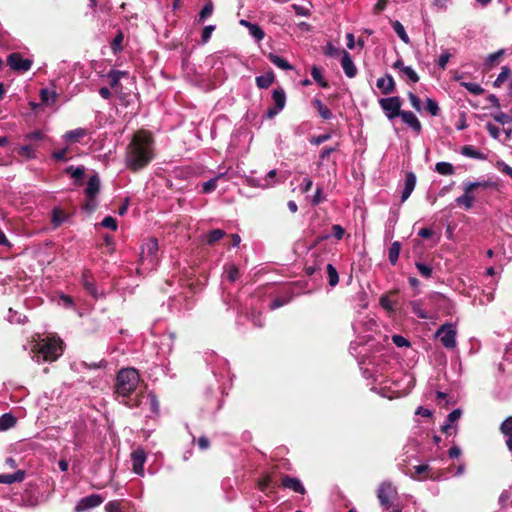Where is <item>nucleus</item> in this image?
I'll use <instances>...</instances> for the list:
<instances>
[{"instance_id":"nucleus-14","label":"nucleus","mask_w":512,"mask_h":512,"mask_svg":"<svg viewBox=\"0 0 512 512\" xmlns=\"http://www.w3.org/2000/svg\"><path fill=\"white\" fill-rule=\"evenodd\" d=\"M341 66L348 78H354L358 73L350 54L346 51H342Z\"/></svg>"},{"instance_id":"nucleus-4","label":"nucleus","mask_w":512,"mask_h":512,"mask_svg":"<svg viewBox=\"0 0 512 512\" xmlns=\"http://www.w3.org/2000/svg\"><path fill=\"white\" fill-rule=\"evenodd\" d=\"M496 184L490 180H477V181H467L463 183L464 194L457 197L455 202L458 206L464 207L466 210H469L473 207L476 197L474 195V191L479 188H494Z\"/></svg>"},{"instance_id":"nucleus-34","label":"nucleus","mask_w":512,"mask_h":512,"mask_svg":"<svg viewBox=\"0 0 512 512\" xmlns=\"http://www.w3.org/2000/svg\"><path fill=\"white\" fill-rule=\"evenodd\" d=\"M393 30L397 34V36L406 44L410 42L409 36L405 31L404 26L399 21H394L392 23Z\"/></svg>"},{"instance_id":"nucleus-35","label":"nucleus","mask_w":512,"mask_h":512,"mask_svg":"<svg viewBox=\"0 0 512 512\" xmlns=\"http://www.w3.org/2000/svg\"><path fill=\"white\" fill-rule=\"evenodd\" d=\"M435 171L441 175H452L454 166L449 162H438L435 165Z\"/></svg>"},{"instance_id":"nucleus-46","label":"nucleus","mask_w":512,"mask_h":512,"mask_svg":"<svg viewBox=\"0 0 512 512\" xmlns=\"http://www.w3.org/2000/svg\"><path fill=\"white\" fill-rule=\"evenodd\" d=\"M249 33L250 35L255 38L257 41H261L264 36H265V33L264 31L261 29V27L258 25V24H252L249 26Z\"/></svg>"},{"instance_id":"nucleus-24","label":"nucleus","mask_w":512,"mask_h":512,"mask_svg":"<svg viewBox=\"0 0 512 512\" xmlns=\"http://www.w3.org/2000/svg\"><path fill=\"white\" fill-rule=\"evenodd\" d=\"M25 478V471L18 470L12 474H0V483L12 484L15 482H22Z\"/></svg>"},{"instance_id":"nucleus-22","label":"nucleus","mask_w":512,"mask_h":512,"mask_svg":"<svg viewBox=\"0 0 512 512\" xmlns=\"http://www.w3.org/2000/svg\"><path fill=\"white\" fill-rule=\"evenodd\" d=\"M461 414L462 411L460 409H455L451 413H449L445 423L441 426L442 432L450 434V430L452 429L453 423L457 422L460 419Z\"/></svg>"},{"instance_id":"nucleus-9","label":"nucleus","mask_w":512,"mask_h":512,"mask_svg":"<svg viewBox=\"0 0 512 512\" xmlns=\"http://www.w3.org/2000/svg\"><path fill=\"white\" fill-rule=\"evenodd\" d=\"M272 99L274 107L269 108L265 114L268 119L274 118L284 109L286 105V94L284 89L281 87L274 89L272 92Z\"/></svg>"},{"instance_id":"nucleus-17","label":"nucleus","mask_w":512,"mask_h":512,"mask_svg":"<svg viewBox=\"0 0 512 512\" xmlns=\"http://www.w3.org/2000/svg\"><path fill=\"white\" fill-rule=\"evenodd\" d=\"M416 185V176L413 172L406 173L404 188L401 194V202H405L413 192Z\"/></svg>"},{"instance_id":"nucleus-48","label":"nucleus","mask_w":512,"mask_h":512,"mask_svg":"<svg viewBox=\"0 0 512 512\" xmlns=\"http://www.w3.org/2000/svg\"><path fill=\"white\" fill-rule=\"evenodd\" d=\"M504 52V49H500L494 53L489 54L486 58L485 65L489 68L492 67L499 60V58L503 56Z\"/></svg>"},{"instance_id":"nucleus-21","label":"nucleus","mask_w":512,"mask_h":512,"mask_svg":"<svg viewBox=\"0 0 512 512\" xmlns=\"http://www.w3.org/2000/svg\"><path fill=\"white\" fill-rule=\"evenodd\" d=\"M430 467L427 464H421L413 467V472H410L409 475L411 478L416 480H424L427 478H431L432 475L429 474Z\"/></svg>"},{"instance_id":"nucleus-25","label":"nucleus","mask_w":512,"mask_h":512,"mask_svg":"<svg viewBox=\"0 0 512 512\" xmlns=\"http://www.w3.org/2000/svg\"><path fill=\"white\" fill-rule=\"evenodd\" d=\"M87 135V130L85 128H76L74 130H70L64 134V139L69 143L79 142L80 139Z\"/></svg>"},{"instance_id":"nucleus-45","label":"nucleus","mask_w":512,"mask_h":512,"mask_svg":"<svg viewBox=\"0 0 512 512\" xmlns=\"http://www.w3.org/2000/svg\"><path fill=\"white\" fill-rule=\"evenodd\" d=\"M18 155L32 159L35 157V148L32 145H23L17 150Z\"/></svg>"},{"instance_id":"nucleus-27","label":"nucleus","mask_w":512,"mask_h":512,"mask_svg":"<svg viewBox=\"0 0 512 512\" xmlns=\"http://www.w3.org/2000/svg\"><path fill=\"white\" fill-rule=\"evenodd\" d=\"M224 275L228 281L234 283L239 279L240 272L235 264L230 263L224 266Z\"/></svg>"},{"instance_id":"nucleus-40","label":"nucleus","mask_w":512,"mask_h":512,"mask_svg":"<svg viewBox=\"0 0 512 512\" xmlns=\"http://www.w3.org/2000/svg\"><path fill=\"white\" fill-rule=\"evenodd\" d=\"M460 85L467 89L473 95H481L484 93V89L475 82H461Z\"/></svg>"},{"instance_id":"nucleus-12","label":"nucleus","mask_w":512,"mask_h":512,"mask_svg":"<svg viewBox=\"0 0 512 512\" xmlns=\"http://www.w3.org/2000/svg\"><path fill=\"white\" fill-rule=\"evenodd\" d=\"M276 176L277 171L273 169L270 170L264 178H249L248 183L252 187L267 189L273 187L276 184Z\"/></svg>"},{"instance_id":"nucleus-44","label":"nucleus","mask_w":512,"mask_h":512,"mask_svg":"<svg viewBox=\"0 0 512 512\" xmlns=\"http://www.w3.org/2000/svg\"><path fill=\"white\" fill-rule=\"evenodd\" d=\"M511 70L507 66H503L501 68V72L497 76L496 80L494 81L495 87H500L510 76Z\"/></svg>"},{"instance_id":"nucleus-11","label":"nucleus","mask_w":512,"mask_h":512,"mask_svg":"<svg viewBox=\"0 0 512 512\" xmlns=\"http://www.w3.org/2000/svg\"><path fill=\"white\" fill-rule=\"evenodd\" d=\"M7 64L15 71L26 72L32 66V61L23 58L20 53H11L7 58Z\"/></svg>"},{"instance_id":"nucleus-59","label":"nucleus","mask_w":512,"mask_h":512,"mask_svg":"<svg viewBox=\"0 0 512 512\" xmlns=\"http://www.w3.org/2000/svg\"><path fill=\"white\" fill-rule=\"evenodd\" d=\"M84 167H69L67 169V172L70 173L71 177L74 178V179H81L84 175Z\"/></svg>"},{"instance_id":"nucleus-5","label":"nucleus","mask_w":512,"mask_h":512,"mask_svg":"<svg viewBox=\"0 0 512 512\" xmlns=\"http://www.w3.org/2000/svg\"><path fill=\"white\" fill-rule=\"evenodd\" d=\"M158 248V241L156 238H149L144 242L141 248L138 271L147 272L155 269L158 263Z\"/></svg>"},{"instance_id":"nucleus-57","label":"nucleus","mask_w":512,"mask_h":512,"mask_svg":"<svg viewBox=\"0 0 512 512\" xmlns=\"http://www.w3.org/2000/svg\"><path fill=\"white\" fill-rule=\"evenodd\" d=\"M392 342L397 346V347H408L410 346V342L405 338L403 337L402 335H393L392 336Z\"/></svg>"},{"instance_id":"nucleus-64","label":"nucleus","mask_w":512,"mask_h":512,"mask_svg":"<svg viewBox=\"0 0 512 512\" xmlns=\"http://www.w3.org/2000/svg\"><path fill=\"white\" fill-rule=\"evenodd\" d=\"M333 235L337 240L343 238L345 230L341 225L335 224L332 226Z\"/></svg>"},{"instance_id":"nucleus-53","label":"nucleus","mask_w":512,"mask_h":512,"mask_svg":"<svg viewBox=\"0 0 512 512\" xmlns=\"http://www.w3.org/2000/svg\"><path fill=\"white\" fill-rule=\"evenodd\" d=\"M426 109L433 116H436L439 113L438 103L431 98H427L426 100Z\"/></svg>"},{"instance_id":"nucleus-3","label":"nucleus","mask_w":512,"mask_h":512,"mask_svg":"<svg viewBox=\"0 0 512 512\" xmlns=\"http://www.w3.org/2000/svg\"><path fill=\"white\" fill-rule=\"evenodd\" d=\"M32 352V359L38 363L41 361H55L63 352L62 341L56 337L42 339L34 346Z\"/></svg>"},{"instance_id":"nucleus-26","label":"nucleus","mask_w":512,"mask_h":512,"mask_svg":"<svg viewBox=\"0 0 512 512\" xmlns=\"http://www.w3.org/2000/svg\"><path fill=\"white\" fill-rule=\"evenodd\" d=\"M412 312L417 315L420 319L431 318L430 314L423 308L422 300H414L410 302Z\"/></svg>"},{"instance_id":"nucleus-42","label":"nucleus","mask_w":512,"mask_h":512,"mask_svg":"<svg viewBox=\"0 0 512 512\" xmlns=\"http://www.w3.org/2000/svg\"><path fill=\"white\" fill-rule=\"evenodd\" d=\"M400 75L404 78H407L412 83H417L419 81L418 74L411 66L403 67Z\"/></svg>"},{"instance_id":"nucleus-54","label":"nucleus","mask_w":512,"mask_h":512,"mask_svg":"<svg viewBox=\"0 0 512 512\" xmlns=\"http://www.w3.org/2000/svg\"><path fill=\"white\" fill-rule=\"evenodd\" d=\"M101 226L105 227V228H108V229H111L113 231H115L117 229V221L115 218H113L112 216H106L102 222H101Z\"/></svg>"},{"instance_id":"nucleus-33","label":"nucleus","mask_w":512,"mask_h":512,"mask_svg":"<svg viewBox=\"0 0 512 512\" xmlns=\"http://www.w3.org/2000/svg\"><path fill=\"white\" fill-rule=\"evenodd\" d=\"M16 424V418L11 414H4L0 417V431H6Z\"/></svg>"},{"instance_id":"nucleus-31","label":"nucleus","mask_w":512,"mask_h":512,"mask_svg":"<svg viewBox=\"0 0 512 512\" xmlns=\"http://www.w3.org/2000/svg\"><path fill=\"white\" fill-rule=\"evenodd\" d=\"M269 60L278 68L282 70H292V66L288 63V61L276 54L270 53Z\"/></svg>"},{"instance_id":"nucleus-41","label":"nucleus","mask_w":512,"mask_h":512,"mask_svg":"<svg viewBox=\"0 0 512 512\" xmlns=\"http://www.w3.org/2000/svg\"><path fill=\"white\" fill-rule=\"evenodd\" d=\"M326 270H327L330 286H332V287L336 286L339 282V276H338V272H337L336 268L332 264H327Z\"/></svg>"},{"instance_id":"nucleus-15","label":"nucleus","mask_w":512,"mask_h":512,"mask_svg":"<svg viewBox=\"0 0 512 512\" xmlns=\"http://www.w3.org/2000/svg\"><path fill=\"white\" fill-rule=\"evenodd\" d=\"M376 86L381 93L385 95L391 94L395 91V82L390 74H386L379 78L376 82Z\"/></svg>"},{"instance_id":"nucleus-50","label":"nucleus","mask_w":512,"mask_h":512,"mask_svg":"<svg viewBox=\"0 0 512 512\" xmlns=\"http://www.w3.org/2000/svg\"><path fill=\"white\" fill-rule=\"evenodd\" d=\"M415 265H416L418 272L421 274V276H423L425 278L431 277L433 270L430 265L421 263V262H416Z\"/></svg>"},{"instance_id":"nucleus-13","label":"nucleus","mask_w":512,"mask_h":512,"mask_svg":"<svg viewBox=\"0 0 512 512\" xmlns=\"http://www.w3.org/2000/svg\"><path fill=\"white\" fill-rule=\"evenodd\" d=\"M146 458V453L141 448L134 450L131 454L133 471L139 476L144 475V464L146 462Z\"/></svg>"},{"instance_id":"nucleus-2","label":"nucleus","mask_w":512,"mask_h":512,"mask_svg":"<svg viewBox=\"0 0 512 512\" xmlns=\"http://www.w3.org/2000/svg\"><path fill=\"white\" fill-rule=\"evenodd\" d=\"M140 381L138 371L134 368L121 369L116 377L115 394L119 402L129 408L136 407L138 402H131L129 396L136 390Z\"/></svg>"},{"instance_id":"nucleus-55","label":"nucleus","mask_w":512,"mask_h":512,"mask_svg":"<svg viewBox=\"0 0 512 512\" xmlns=\"http://www.w3.org/2000/svg\"><path fill=\"white\" fill-rule=\"evenodd\" d=\"M214 30H215L214 25H208L203 28L202 34H201V39H202L203 43H207L210 40L211 35Z\"/></svg>"},{"instance_id":"nucleus-23","label":"nucleus","mask_w":512,"mask_h":512,"mask_svg":"<svg viewBox=\"0 0 512 512\" xmlns=\"http://www.w3.org/2000/svg\"><path fill=\"white\" fill-rule=\"evenodd\" d=\"M461 154L465 157L477 159V160H486L487 159V156L483 152L479 151L472 145L463 146L461 148Z\"/></svg>"},{"instance_id":"nucleus-56","label":"nucleus","mask_w":512,"mask_h":512,"mask_svg":"<svg viewBox=\"0 0 512 512\" xmlns=\"http://www.w3.org/2000/svg\"><path fill=\"white\" fill-rule=\"evenodd\" d=\"M324 53L329 57H338L340 54H342V52H340V50L337 47H335L332 43H328L326 45Z\"/></svg>"},{"instance_id":"nucleus-29","label":"nucleus","mask_w":512,"mask_h":512,"mask_svg":"<svg viewBox=\"0 0 512 512\" xmlns=\"http://www.w3.org/2000/svg\"><path fill=\"white\" fill-rule=\"evenodd\" d=\"M312 104L313 106L317 109L319 115L324 119V120H328V119H331L333 114L331 112V110L326 107L321 100L319 99H314L312 101Z\"/></svg>"},{"instance_id":"nucleus-43","label":"nucleus","mask_w":512,"mask_h":512,"mask_svg":"<svg viewBox=\"0 0 512 512\" xmlns=\"http://www.w3.org/2000/svg\"><path fill=\"white\" fill-rule=\"evenodd\" d=\"M225 232L221 229H214L210 231L206 236L207 244L211 245L223 238Z\"/></svg>"},{"instance_id":"nucleus-47","label":"nucleus","mask_w":512,"mask_h":512,"mask_svg":"<svg viewBox=\"0 0 512 512\" xmlns=\"http://www.w3.org/2000/svg\"><path fill=\"white\" fill-rule=\"evenodd\" d=\"M82 283L84 288L94 297L97 296V289L94 283L89 279L87 273L83 274Z\"/></svg>"},{"instance_id":"nucleus-61","label":"nucleus","mask_w":512,"mask_h":512,"mask_svg":"<svg viewBox=\"0 0 512 512\" xmlns=\"http://www.w3.org/2000/svg\"><path fill=\"white\" fill-rule=\"evenodd\" d=\"M408 98H409V101L412 105V107L417 110V111H420L421 110V100L419 97H417L414 93L412 92H409L408 94Z\"/></svg>"},{"instance_id":"nucleus-60","label":"nucleus","mask_w":512,"mask_h":512,"mask_svg":"<svg viewBox=\"0 0 512 512\" xmlns=\"http://www.w3.org/2000/svg\"><path fill=\"white\" fill-rule=\"evenodd\" d=\"M496 167L499 171L512 178V167L506 164L504 161H498L496 163Z\"/></svg>"},{"instance_id":"nucleus-62","label":"nucleus","mask_w":512,"mask_h":512,"mask_svg":"<svg viewBox=\"0 0 512 512\" xmlns=\"http://www.w3.org/2000/svg\"><path fill=\"white\" fill-rule=\"evenodd\" d=\"M450 59V53L448 51H445L443 52L440 56H439V59H438V66L441 68V69H445L446 66H447V63Z\"/></svg>"},{"instance_id":"nucleus-36","label":"nucleus","mask_w":512,"mask_h":512,"mask_svg":"<svg viewBox=\"0 0 512 512\" xmlns=\"http://www.w3.org/2000/svg\"><path fill=\"white\" fill-rule=\"evenodd\" d=\"M56 97V92L47 88H44L40 91V98L44 104H53L56 101Z\"/></svg>"},{"instance_id":"nucleus-16","label":"nucleus","mask_w":512,"mask_h":512,"mask_svg":"<svg viewBox=\"0 0 512 512\" xmlns=\"http://www.w3.org/2000/svg\"><path fill=\"white\" fill-rule=\"evenodd\" d=\"M492 117L496 122L504 126L503 131L507 138H509L512 133V116L503 112H497L492 114Z\"/></svg>"},{"instance_id":"nucleus-32","label":"nucleus","mask_w":512,"mask_h":512,"mask_svg":"<svg viewBox=\"0 0 512 512\" xmlns=\"http://www.w3.org/2000/svg\"><path fill=\"white\" fill-rule=\"evenodd\" d=\"M401 250V244L398 241H395L391 244L388 252V259L392 265H395L398 261L399 254Z\"/></svg>"},{"instance_id":"nucleus-39","label":"nucleus","mask_w":512,"mask_h":512,"mask_svg":"<svg viewBox=\"0 0 512 512\" xmlns=\"http://www.w3.org/2000/svg\"><path fill=\"white\" fill-rule=\"evenodd\" d=\"M311 75L316 83L321 87L326 88L328 86L327 81L324 79L321 70L317 66L311 68Z\"/></svg>"},{"instance_id":"nucleus-51","label":"nucleus","mask_w":512,"mask_h":512,"mask_svg":"<svg viewBox=\"0 0 512 512\" xmlns=\"http://www.w3.org/2000/svg\"><path fill=\"white\" fill-rule=\"evenodd\" d=\"M220 177H221V175H218V176L204 182L202 185L203 192L210 193V192L214 191L217 187V181Z\"/></svg>"},{"instance_id":"nucleus-37","label":"nucleus","mask_w":512,"mask_h":512,"mask_svg":"<svg viewBox=\"0 0 512 512\" xmlns=\"http://www.w3.org/2000/svg\"><path fill=\"white\" fill-rule=\"evenodd\" d=\"M125 75H127V73L124 71H119V70L109 71V73L107 74V77L109 79L110 86L112 88L116 87L119 84L120 79Z\"/></svg>"},{"instance_id":"nucleus-58","label":"nucleus","mask_w":512,"mask_h":512,"mask_svg":"<svg viewBox=\"0 0 512 512\" xmlns=\"http://www.w3.org/2000/svg\"><path fill=\"white\" fill-rule=\"evenodd\" d=\"M324 200H325V195L323 193V188L318 186L313 197H312V203H313V205H318L321 202H323Z\"/></svg>"},{"instance_id":"nucleus-28","label":"nucleus","mask_w":512,"mask_h":512,"mask_svg":"<svg viewBox=\"0 0 512 512\" xmlns=\"http://www.w3.org/2000/svg\"><path fill=\"white\" fill-rule=\"evenodd\" d=\"M275 80L273 72H268L256 77V85L260 89H267Z\"/></svg>"},{"instance_id":"nucleus-52","label":"nucleus","mask_w":512,"mask_h":512,"mask_svg":"<svg viewBox=\"0 0 512 512\" xmlns=\"http://www.w3.org/2000/svg\"><path fill=\"white\" fill-rule=\"evenodd\" d=\"M213 13V5L211 2L204 5L202 10L199 13V22L205 21L209 16H211Z\"/></svg>"},{"instance_id":"nucleus-1","label":"nucleus","mask_w":512,"mask_h":512,"mask_svg":"<svg viewBox=\"0 0 512 512\" xmlns=\"http://www.w3.org/2000/svg\"><path fill=\"white\" fill-rule=\"evenodd\" d=\"M155 157L154 139L148 131L136 132L126 148L125 164L131 171L145 168Z\"/></svg>"},{"instance_id":"nucleus-63","label":"nucleus","mask_w":512,"mask_h":512,"mask_svg":"<svg viewBox=\"0 0 512 512\" xmlns=\"http://www.w3.org/2000/svg\"><path fill=\"white\" fill-rule=\"evenodd\" d=\"M106 512H121L120 503L118 501H110L105 505Z\"/></svg>"},{"instance_id":"nucleus-49","label":"nucleus","mask_w":512,"mask_h":512,"mask_svg":"<svg viewBox=\"0 0 512 512\" xmlns=\"http://www.w3.org/2000/svg\"><path fill=\"white\" fill-rule=\"evenodd\" d=\"M500 430L506 438L512 437V416L501 424Z\"/></svg>"},{"instance_id":"nucleus-20","label":"nucleus","mask_w":512,"mask_h":512,"mask_svg":"<svg viewBox=\"0 0 512 512\" xmlns=\"http://www.w3.org/2000/svg\"><path fill=\"white\" fill-rule=\"evenodd\" d=\"M100 190V179L97 175H93L89 178L87 187H86V195L89 199H95Z\"/></svg>"},{"instance_id":"nucleus-7","label":"nucleus","mask_w":512,"mask_h":512,"mask_svg":"<svg viewBox=\"0 0 512 512\" xmlns=\"http://www.w3.org/2000/svg\"><path fill=\"white\" fill-rule=\"evenodd\" d=\"M445 348L452 349L456 346V327L451 323L440 326L435 334Z\"/></svg>"},{"instance_id":"nucleus-8","label":"nucleus","mask_w":512,"mask_h":512,"mask_svg":"<svg viewBox=\"0 0 512 512\" xmlns=\"http://www.w3.org/2000/svg\"><path fill=\"white\" fill-rule=\"evenodd\" d=\"M379 105L388 119H394L401 114V100L398 96L381 98Z\"/></svg>"},{"instance_id":"nucleus-18","label":"nucleus","mask_w":512,"mask_h":512,"mask_svg":"<svg viewBox=\"0 0 512 512\" xmlns=\"http://www.w3.org/2000/svg\"><path fill=\"white\" fill-rule=\"evenodd\" d=\"M402 121L408 125L411 129H413L416 133H420L421 131V123L416 117V115L411 111H402L400 114Z\"/></svg>"},{"instance_id":"nucleus-38","label":"nucleus","mask_w":512,"mask_h":512,"mask_svg":"<svg viewBox=\"0 0 512 512\" xmlns=\"http://www.w3.org/2000/svg\"><path fill=\"white\" fill-rule=\"evenodd\" d=\"M123 40H124V35L121 31H119L111 42V50L114 54H117L120 51H122Z\"/></svg>"},{"instance_id":"nucleus-30","label":"nucleus","mask_w":512,"mask_h":512,"mask_svg":"<svg viewBox=\"0 0 512 512\" xmlns=\"http://www.w3.org/2000/svg\"><path fill=\"white\" fill-rule=\"evenodd\" d=\"M68 218V214H66L60 208H54L52 210L51 220L55 227H59L62 223H64Z\"/></svg>"},{"instance_id":"nucleus-19","label":"nucleus","mask_w":512,"mask_h":512,"mask_svg":"<svg viewBox=\"0 0 512 512\" xmlns=\"http://www.w3.org/2000/svg\"><path fill=\"white\" fill-rule=\"evenodd\" d=\"M282 486L284 488L291 489L294 492H297V493H300V494H304L305 493L304 486L302 485L301 481L299 479H297V478H293V477H290V476H285L282 479Z\"/></svg>"},{"instance_id":"nucleus-10","label":"nucleus","mask_w":512,"mask_h":512,"mask_svg":"<svg viewBox=\"0 0 512 512\" xmlns=\"http://www.w3.org/2000/svg\"><path fill=\"white\" fill-rule=\"evenodd\" d=\"M103 501H104V498L101 495L91 494L89 496L81 498L77 502V504L74 508V511L75 512H85L89 509L98 507L99 505H101L103 503Z\"/></svg>"},{"instance_id":"nucleus-6","label":"nucleus","mask_w":512,"mask_h":512,"mask_svg":"<svg viewBox=\"0 0 512 512\" xmlns=\"http://www.w3.org/2000/svg\"><path fill=\"white\" fill-rule=\"evenodd\" d=\"M397 489L391 482H382L377 490V498L380 505L387 512H401L398 504H393V500L397 497Z\"/></svg>"}]
</instances>
